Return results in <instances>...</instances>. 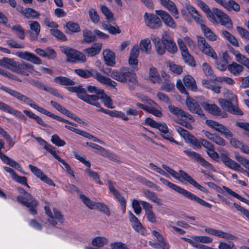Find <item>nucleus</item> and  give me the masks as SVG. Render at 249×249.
<instances>
[{
  "label": "nucleus",
  "mask_w": 249,
  "mask_h": 249,
  "mask_svg": "<svg viewBox=\"0 0 249 249\" xmlns=\"http://www.w3.org/2000/svg\"><path fill=\"white\" fill-rule=\"evenodd\" d=\"M69 91L75 92L79 98L85 101V102L94 106L100 108V104L98 102L99 99H101L104 105L109 108H113V104L111 99L107 96L103 91V93L99 96L96 95H88L87 94V90L85 89L82 88L81 85L75 87H70L68 88Z\"/></svg>",
  "instance_id": "f257e3e1"
},
{
  "label": "nucleus",
  "mask_w": 249,
  "mask_h": 249,
  "mask_svg": "<svg viewBox=\"0 0 249 249\" xmlns=\"http://www.w3.org/2000/svg\"><path fill=\"white\" fill-rule=\"evenodd\" d=\"M197 4L200 8L206 14L210 21L213 23H217V21L214 15L219 19V22L227 28L231 29L232 28V23L229 17L224 13L221 10L216 8H213V12L210 9L208 6L201 0H198Z\"/></svg>",
  "instance_id": "f03ea898"
},
{
  "label": "nucleus",
  "mask_w": 249,
  "mask_h": 249,
  "mask_svg": "<svg viewBox=\"0 0 249 249\" xmlns=\"http://www.w3.org/2000/svg\"><path fill=\"white\" fill-rule=\"evenodd\" d=\"M0 89L5 91L21 103L29 106L30 107L37 110L42 114H45L51 117H52L53 113L46 110L41 107H39L30 98L23 94L22 93L4 86H0Z\"/></svg>",
  "instance_id": "7ed1b4c3"
},
{
  "label": "nucleus",
  "mask_w": 249,
  "mask_h": 249,
  "mask_svg": "<svg viewBox=\"0 0 249 249\" xmlns=\"http://www.w3.org/2000/svg\"><path fill=\"white\" fill-rule=\"evenodd\" d=\"M221 159L225 165L229 168L237 172L242 173H249V160L244 157L239 155H236L235 157V160L238 161L244 167L247 168L249 172L244 169L241 165L234 160L230 159L227 154H222L221 155Z\"/></svg>",
  "instance_id": "20e7f679"
},
{
  "label": "nucleus",
  "mask_w": 249,
  "mask_h": 249,
  "mask_svg": "<svg viewBox=\"0 0 249 249\" xmlns=\"http://www.w3.org/2000/svg\"><path fill=\"white\" fill-rule=\"evenodd\" d=\"M74 71L77 75L82 78H88L92 77L100 83L112 88H115L117 85L116 82L110 78L104 76L92 68H90L89 70L75 69Z\"/></svg>",
  "instance_id": "39448f33"
},
{
  "label": "nucleus",
  "mask_w": 249,
  "mask_h": 249,
  "mask_svg": "<svg viewBox=\"0 0 249 249\" xmlns=\"http://www.w3.org/2000/svg\"><path fill=\"white\" fill-rule=\"evenodd\" d=\"M151 47L150 40L149 39H144L140 41V47L138 46H135L132 48L129 54L128 63L133 70H138L137 58L139 55L140 49L145 53L148 54L150 52Z\"/></svg>",
  "instance_id": "423d86ee"
},
{
  "label": "nucleus",
  "mask_w": 249,
  "mask_h": 249,
  "mask_svg": "<svg viewBox=\"0 0 249 249\" xmlns=\"http://www.w3.org/2000/svg\"><path fill=\"white\" fill-rule=\"evenodd\" d=\"M160 180L162 183V184L168 186L169 188L173 189L175 191L182 195L185 197L191 200L197 202L199 204L206 207L209 208H211L212 207L211 204L208 203V202H206L204 200L202 199L200 197L197 196L196 195L187 191V190H185L180 187V186L168 181L164 178H160Z\"/></svg>",
  "instance_id": "0eeeda50"
},
{
  "label": "nucleus",
  "mask_w": 249,
  "mask_h": 249,
  "mask_svg": "<svg viewBox=\"0 0 249 249\" xmlns=\"http://www.w3.org/2000/svg\"><path fill=\"white\" fill-rule=\"evenodd\" d=\"M162 167L166 170L173 177L178 180L180 182L186 181L196 187L199 190L204 192L208 193L207 190L199 184L196 180H195L188 174L185 172L183 170H180L178 173L176 172L173 169L166 165L163 164Z\"/></svg>",
  "instance_id": "6e6552de"
},
{
  "label": "nucleus",
  "mask_w": 249,
  "mask_h": 249,
  "mask_svg": "<svg viewBox=\"0 0 249 249\" xmlns=\"http://www.w3.org/2000/svg\"><path fill=\"white\" fill-rule=\"evenodd\" d=\"M168 108L169 111L175 115L178 118H182V119L178 121V123L179 124L185 126L189 129H193L192 125L186 121V120H189L191 122H194V119L192 115L188 112L174 106H169Z\"/></svg>",
  "instance_id": "1a4fd4ad"
},
{
  "label": "nucleus",
  "mask_w": 249,
  "mask_h": 249,
  "mask_svg": "<svg viewBox=\"0 0 249 249\" xmlns=\"http://www.w3.org/2000/svg\"><path fill=\"white\" fill-rule=\"evenodd\" d=\"M21 191L24 193V196H18L17 197V201L25 206L29 208L30 213L32 214H36L37 213L36 207L37 203L36 201L33 198L31 194L23 189H21Z\"/></svg>",
  "instance_id": "9d476101"
},
{
  "label": "nucleus",
  "mask_w": 249,
  "mask_h": 249,
  "mask_svg": "<svg viewBox=\"0 0 249 249\" xmlns=\"http://www.w3.org/2000/svg\"><path fill=\"white\" fill-rule=\"evenodd\" d=\"M44 209L46 214L48 216V222L51 225L54 226L58 223H63L64 221L63 216L58 210L54 208L53 212H52L48 204L45 206Z\"/></svg>",
  "instance_id": "9b49d317"
},
{
  "label": "nucleus",
  "mask_w": 249,
  "mask_h": 249,
  "mask_svg": "<svg viewBox=\"0 0 249 249\" xmlns=\"http://www.w3.org/2000/svg\"><path fill=\"white\" fill-rule=\"evenodd\" d=\"M115 80L119 82L124 83L129 80L134 82L135 80V74L129 68L124 67L116 71Z\"/></svg>",
  "instance_id": "f8f14e48"
},
{
  "label": "nucleus",
  "mask_w": 249,
  "mask_h": 249,
  "mask_svg": "<svg viewBox=\"0 0 249 249\" xmlns=\"http://www.w3.org/2000/svg\"><path fill=\"white\" fill-rule=\"evenodd\" d=\"M184 153L193 161L198 162L201 166L209 170L215 171L213 166L206 161L199 153L189 149L184 150Z\"/></svg>",
  "instance_id": "ddd939ff"
},
{
  "label": "nucleus",
  "mask_w": 249,
  "mask_h": 249,
  "mask_svg": "<svg viewBox=\"0 0 249 249\" xmlns=\"http://www.w3.org/2000/svg\"><path fill=\"white\" fill-rule=\"evenodd\" d=\"M218 102L223 109L235 115H243V113L237 107V104H232L231 102L223 99H219Z\"/></svg>",
  "instance_id": "4468645a"
},
{
  "label": "nucleus",
  "mask_w": 249,
  "mask_h": 249,
  "mask_svg": "<svg viewBox=\"0 0 249 249\" xmlns=\"http://www.w3.org/2000/svg\"><path fill=\"white\" fill-rule=\"evenodd\" d=\"M197 43L200 50L206 55L214 60L217 59V54L213 48L201 36L197 37Z\"/></svg>",
  "instance_id": "2eb2a0df"
},
{
  "label": "nucleus",
  "mask_w": 249,
  "mask_h": 249,
  "mask_svg": "<svg viewBox=\"0 0 249 249\" xmlns=\"http://www.w3.org/2000/svg\"><path fill=\"white\" fill-rule=\"evenodd\" d=\"M206 124L209 126L220 133L227 139L233 136L232 133L227 127L217 122L211 120H207Z\"/></svg>",
  "instance_id": "dca6fc26"
},
{
  "label": "nucleus",
  "mask_w": 249,
  "mask_h": 249,
  "mask_svg": "<svg viewBox=\"0 0 249 249\" xmlns=\"http://www.w3.org/2000/svg\"><path fill=\"white\" fill-rule=\"evenodd\" d=\"M143 18L146 26L151 29H158L162 25L160 18L154 14L146 12L143 15Z\"/></svg>",
  "instance_id": "f3484780"
},
{
  "label": "nucleus",
  "mask_w": 249,
  "mask_h": 249,
  "mask_svg": "<svg viewBox=\"0 0 249 249\" xmlns=\"http://www.w3.org/2000/svg\"><path fill=\"white\" fill-rule=\"evenodd\" d=\"M186 105L190 112L197 114L201 118H205V115L198 103L188 95L186 100Z\"/></svg>",
  "instance_id": "a211bd4d"
},
{
  "label": "nucleus",
  "mask_w": 249,
  "mask_h": 249,
  "mask_svg": "<svg viewBox=\"0 0 249 249\" xmlns=\"http://www.w3.org/2000/svg\"><path fill=\"white\" fill-rule=\"evenodd\" d=\"M135 105L138 107L155 116L158 117H161L162 116L161 108L158 105H149L148 104L144 105L139 103H135Z\"/></svg>",
  "instance_id": "6ab92c4d"
},
{
  "label": "nucleus",
  "mask_w": 249,
  "mask_h": 249,
  "mask_svg": "<svg viewBox=\"0 0 249 249\" xmlns=\"http://www.w3.org/2000/svg\"><path fill=\"white\" fill-rule=\"evenodd\" d=\"M205 231L209 234L226 240H235L236 239V237L234 235L220 230L207 228L205 229Z\"/></svg>",
  "instance_id": "aec40b11"
},
{
  "label": "nucleus",
  "mask_w": 249,
  "mask_h": 249,
  "mask_svg": "<svg viewBox=\"0 0 249 249\" xmlns=\"http://www.w3.org/2000/svg\"><path fill=\"white\" fill-rule=\"evenodd\" d=\"M155 13L160 17L161 20L166 25L172 28H176L177 27V24L168 13L162 10H156Z\"/></svg>",
  "instance_id": "412c9836"
},
{
  "label": "nucleus",
  "mask_w": 249,
  "mask_h": 249,
  "mask_svg": "<svg viewBox=\"0 0 249 249\" xmlns=\"http://www.w3.org/2000/svg\"><path fill=\"white\" fill-rule=\"evenodd\" d=\"M15 55L21 59L32 62L35 64L39 65L42 63L41 59L36 56L34 53H31L29 52L18 51L15 53Z\"/></svg>",
  "instance_id": "4be33fe9"
},
{
  "label": "nucleus",
  "mask_w": 249,
  "mask_h": 249,
  "mask_svg": "<svg viewBox=\"0 0 249 249\" xmlns=\"http://www.w3.org/2000/svg\"><path fill=\"white\" fill-rule=\"evenodd\" d=\"M107 185L110 192L113 195L115 198L120 202L123 213H125L126 207V202L125 199L122 196L120 193L115 188L114 183L111 180H109L107 181Z\"/></svg>",
  "instance_id": "5701e85b"
},
{
  "label": "nucleus",
  "mask_w": 249,
  "mask_h": 249,
  "mask_svg": "<svg viewBox=\"0 0 249 249\" xmlns=\"http://www.w3.org/2000/svg\"><path fill=\"white\" fill-rule=\"evenodd\" d=\"M202 107L213 115L220 116L221 118L227 117L226 113H221V109L215 104H210L206 102L201 104Z\"/></svg>",
  "instance_id": "b1692460"
},
{
  "label": "nucleus",
  "mask_w": 249,
  "mask_h": 249,
  "mask_svg": "<svg viewBox=\"0 0 249 249\" xmlns=\"http://www.w3.org/2000/svg\"><path fill=\"white\" fill-rule=\"evenodd\" d=\"M0 110H1L4 112H7L9 114L14 115L15 116L22 119H25V116L19 111L14 109L8 105L0 101Z\"/></svg>",
  "instance_id": "393cba45"
},
{
  "label": "nucleus",
  "mask_w": 249,
  "mask_h": 249,
  "mask_svg": "<svg viewBox=\"0 0 249 249\" xmlns=\"http://www.w3.org/2000/svg\"><path fill=\"white\" fill-rule=\"evenodd\" d=\"M162 41L165 44L166 49L171 53H175L178 50L176 43L172 38L167 35L162 36Z\"/></svg>",
  "instance_id": "a878e982"
},
{
  "label": "nucleus",
  "mask_w": 249,
  "mask_h": 249,
  "mask_svg": "<svg viewBox=\"0 0 249 249\" xmlns=\"http://www.w3.org/2000/svg\"><path fill=\"white\" fill-rule=\"evenodd\" d=\"M129 214L130 216V221L133 229L140 233L145 235L146 234V230L142 227L138 219L130 211L129 212Z\"/></svg>",
  "instance_id": "bb28decb"
},
{
  "label": "nucleus",
  "mask_w": 249,
  "mask_h": 249,
  "mask_svg": "<svg viewBox=\"0 0 249 249\" xmlns=\"http://www.w3.org/2000/svg\"><path fill=\"white\" fill-rule=\"evenodd\" d=\"M204 133L205 136L209 140L214 142L216 144L222 146L226 145V141L222 137H221L217 134L215 133L212 134L210 132L207 131H204Z\"/></svg>",
  "instance_id": "cd10ccee"
},
{
  "label": "nucleus",
  "mask_w": 249,
  "mask_h": 249,
  "mask_svg": "<svg viewBox=\"0 0 249 249\" xmlns=\"http://www.w3.org/2000/svg\"><path fill=\"white\" fill-rule=\"evenodd\" d=\"M31 31L30 36L31 39L35 40L37 38L40 31V26L39 23L36 21H30L28 22Z\"/></svg>",
  "instance_id": "c85d7f7f"
},
{
  "label": "nucleus",
  "mask_w": 249,
  "mask_h": 249,
  "mask_svg": "<svg viewBox=\"0 0 249 249\" xmlns=\"http://www.w3.org/2000/svg\"><path fill=\"white\" fill-rule=\"evenodd\" d=\"M102 45L101 43H94L90 47L85 49L83 52L89 57H93L98 54L101 51Z\"/></svg>",
  "instance_id": "c756f323"
},
{
  "label": "nucleus",
  "mask_w": 249,
  "mask_h": 249,
  "mask_svg": "<svg viewBox=\"0 0 249 249\" xmlns=\"http://www.w3.org/2000/svg\"><path fill=\"white\" fill-rule=\"evenodd\" d=\"M152 40L158 54L160 55L164 54L166 52V47L162 41V38L161 40L159 37L154 36L152 37Z\"/></svg>",
  "instance_id": "7c9ffc66"
},
{
  "label": "nucleus",
  "mask_w": 249,
  "mask_h": 249,
  "mask_svg": "<svg viewBox=\"0 0 249 249\" xmlns=\"http://www.w3.org/2000/svg\"><path fill=\"white\" fill-rule=\"evenodd\" d=\"M186 8L191 15L195 21L197 23L200 24L201 27V25L203 24V19L202 16L198 14L197 11L193 6L189 4H186Z\"/></svg>",
  "instance_id": "2f4dec72"
},
{
  "label": "nucleus",
  "mask_w": 249,
  "mask_h": 249,
  "mask_svg": "<svg viewBox=\"0 0 249 249\" xmlns=\"http://www.w3.org/2000/svg\"><path fill=\"white\" fill-rule=\"evenodd\" d=\"M105 64L110 67H113L115 64V55L113 52L109 50H106L103 53Z\"/></svg>",
  "instance_id": "473e14b6"
},
{
  "label": "nucleus",
  "mask_w": 249,
  "mask_h": 249,
  "mask_svg": "<svg viewBox=\"0 0 249 249\" xmlns=\"http://www.w3.org/2000/svg\"><path fill=\"white\" fill-rule=\"evenodd\" d=\"M20 71L21 72H20V74L25 76L28 75V72L40 75L38 71L34 70V67L32 65L27 63L21 64Z\"/></svg>",
  "instance_id": "72a5a7b5"
},
{
  "label": "nucleus",
  "mask_w": 249,
  "mask_h": 249,
  "mask_svg": "<svg viewBox=\"0 0 249 249\" xmlns=\"http://www.w3.org/2000/svg\"><path fill=\"white\" fill-rule=\"evenodd\" d=\"M0 158L1 160L6 164L10 165V166L15 168L19 171H22V167L18 162L13 160V159L9 158L4 154H0Z\"/></svg>",
  "instance_id": "f704fd0d"
},
{
  "label": "nucleus",
  "mask_w": 249,
  "mask_h": 249,
  "mask_svg": "<svg viewBox=\"0 0 249 249\" xmlns=\"http://www.w3.org/2000/svg\"><path fill=\"white\" fill-rule=\"evenodd\" d=\"M61 51L66 55L67 59L68 61L75 62V57L77 51L68 47H63L61 49Z\"/></svg>",
  "instance_id": "c9c22d12"
},
{
  "label": "nucleus",
  "mask_w": 249,
  "mask_h": 249,
  "mask_svg": "<svg viewBox=\"0 0 249 249\" xmlns=\"http://www.w3.org/2000/svg\"><path fill=\"white\" fill-rule=\"evenodd\" d=\"M234 56L235 57L236 61L245 66L247 68L249 69V58L245 55L241 54L238 51H234L233 53Z\"/></svg>",
  "instance_id": "e433bc0d"
},
{
  "label": "nucleus",
  "mask_w": 249,
  "mask_h": 249,
  "mask_svg": "<svg viewBox=\"0 0 249 249\" xmlns=\"http://www.w3.org/2000/svg\"><path fill=\"white\" fill-rule=\"evenodd\" d=\"M143 193L145 197L148 198L151 201L156 203L159 206H161L162 202L161 200L159 198L156 194L149 190H144Z\"/></svg>",
  "instance_id": "4c0bfd02"
},
{
  "label": "nucleus",
  "mask_w": 249,
  "mask_h": 249,
  "mask_svg": "<svg viewBox=\"0 0 249 249\" xmlns=\"http://www.w3.org/2000/svg\"><path fill=\"white\" fill-rule=\"evenodd\" d=\"M149 79L153 83H160L161 79L157 69L153 67H150L149 71Z\"/></svg>",
  "instance_id": "58836bf2"
},
{
  "label": "nucleus",
  "mask_w": 249,
  "mask_h": 249,
  "mask_svg": "<svg viewBox=\"0 0 249 249\" xmlns=\"http://www.w3.org/2000/svg\"><path fill=\"white\" fill-rule=\"evenodd\" d=\"M183 82L185 86L189 89L193 91H196L197 87L196 81L194 78L191 75H187L184 76L183 78Z\"/></svg>",
  "instance_id": "ea45409f"
},
{
  "label": "nucleus",
  "mask_w": 249,
  "mask_h": 249,
  "mask_svg": "<svg viewBox=\"0 0 249 249\" xmlns=\"http://www.w3.org/2000/svg\"><path fill=\"white\" fill-rule=\"evenodd\" d=\"M229 56L227 53H224L223 54L222 59L221 60H215V63L217 68L221 71H224L226 70L227 64L228 63V58Z\"/></svg>",
  "instance_id": "a19ab883"
},
{
  "label": "nucleus",
  "mask_w": 249,
  "mask_h": 249,
  "mask_svg": "<svg viewBox=\"0 0 249 249\" xmlns=\"http://www.w3.org/2000/svg\"><path fill=\"white\" fill-rule=\"evenodd\" d=\"M201 29L205 36L210 41H214L217 39V36L212 31L204 24L201 25Z\"/></svg>",
  "instance_id": "79ce46f5"
},
{
  "label": "nucleus",
  "mask_w": 249,
  "mask_h": 249,
  "mask_svg": "<svg viewBox=\"0 0 249 249\" xmlns=\"http://www.w3.org/2000/svg\"><path fill=\"white\" fill-rule=\"evenodd\" d=\"M221 5L228 10H233L237 12L240 9L239 5L233 0H229L228 2L223 0Z\"/></svg>",
  "instance_id": "37998d69"
},
{
  "label": "nucleus",
  "mask_w": 249,
  "mask_h": 249,
  "mask_svg": "<svg viewBox=\"0 0 249 249\" xmlns=\"http://www.w3.org/2000/svg\"><path fill=\"white\" fill-rule=\"evenodd\" d=\"M64 27L66 28V32L67 34L77 33L81 30L80 26L78 23L71 21L68 22Z\"/></svg>",
  "instance_id": "c03bdc74"
},
{
  "label": "nucleus",
  "mask_w": 249,
  "mask_h": 249,
  "mask_svg": "<svg viewBox=\"0 0 249 249\" xmlns=\"http://www.w3.org/2000/svg\"><path fill=\"white\" fill-rule=\"evenodd\" d=\"M227 67L229 71L234 75H239L244 70L241 65L236 62H232Z\"/></svg>",
  "instance_id": "a18cd8bd"
},
{
  "label": "nucleus",
  "mask_w": 249,
  "mask_h": 249,
  "mask_svg": "<svg viewBox=\"0 0 249 249\" xmlns=\"http://www.w3.org/2000/svg\"><path fill=\"white\" fill-rule=\"evenodd\" d=\"M53 80L56 83L62 85L72 86L75 84V82L72 80L64 76L56 77Z\"/></svg>",
  "instance_id": "49530a36"
},
{
  "label": "nucleus",
  "mask_w": 249,
  "mask_h": 249,
  "mask_svg": "<svg viewBox=\"0 0 249 249\" xmlns=\"http://www.w3.org/2000/svg\"><path fill=\"white\" fill-rule=\"evenodd\" d=\"M108 243V239L103 236H97L94 238L91 242L93 246L100 248L103 247Z\"/></svg>",
  "instance_id": "de8ad7c7"
},
{
  "label": "nucleus",
  "mask_w": 249,
  "mask_h": 249,
  "mask_svg": "<svg viewBox=\"0 0 249 249\" xmlns=\"http://www.w3.org/2000/svg\"><path fill=\"white\" fill-rule=\"evenodd\" d=\"M222 35L230 42L233 46L239 47V43L236 38L232 34L226 30L221 31Z\"/></svg>",
  "instance_id": "09e8293b"
},
{
  "label": "nucleus",
  "mask_w": 249,
  "mask_h": 249,
  "mask_svg": "<svg viewBox=\"0 0 249 249\" xmlns=\"http://www.w3.org/2000/svg\"><path fill=\"white\" fill-rule=\"evenodd\" d=\"M101 155L116 162L121 163V161L119 160V157L116 154L110 152L105 148Z\"/></svg>",
  "instance_id": "8fccbe9b"
},
{
  "label": "nucleus",
  "mask_w": 249,
  "mask_h": 249,
  "mask_svg": "<svg viewBox=\"0 0 249 249\" xmlns=\"http://www.w3.org/2000/svg\"><path fill=\"white\" fill-rule=\"evenodd\" d=\"M23 112L30 118L35 119L40 125L43 126H46V124L43 121L42 119L40 117L36 115L35 113L28 110H24Z\"/></svg>",
  "instance_id": "3c124183"
},
{
  "label": "nucleus",
  "mask_w": 249,
  "mask_h": 249,
  "mask_svg": "<svg viewBox=\"0 0 249 249\" xmlns=\"http://www.w3.org/2000/svg\"><path fill=\"white\" fill-rule=\"evenodd\" d=\"M80 198L83 202L90 209H94L96 202L92 201L88 197L84 194H80L79 195Z\"/></svg>",
  "instance_id": "603ef678"
},
{
  "label": "nucleus",
  "mask_w": 249,
  "mask_h": 249,
  "mask_svg": "<svg viewBox=\"0 0 249 249\" xmlns=\"http://www.w3.org/2000/svg\"><path fill=\"white\" fill-rule=\"evenodd\" d=\"M165 8L172 14L176 18H178L179 13L176 4L172 1L166 6Z\"/></svg>",
  "instance_id": "864d4df0"
},
{
  "label": "nucleus",
  "mask_w": 249,
  "mask_h": 249,
  "mask_svg": "<svg viewBox=\"0 0 249 249\" xmlns=\"http://www.w3.org/2000/svg\"><path fill=\"white\" fill-rule=\"evenodd\" d=\"M165 8L172 14L176 18H178L179 13L176 4L172 1L166 6Z\"/></svg>",
  "instance_id": "5fc2aeb1"
},
{
  "label": "nucleus",
  "mask_w": 249,
  "mask_h": 249,
  "mask_svg": "<svg viewBox=\"0 0 249 249\" xmlns=\"http://www.w3.org/2000/svg\"><path fill=\"white\" fill-rule=\"evenodd\" d=\"M192 239L196 242H200L204 244L212 243L213 239L212 237L207 236H193Z\"/></svg>",
  "instance_id": "6e6d98bb"
},
{
  "label": "nucleus",
  "mask_w": 249,
  "mask_h": 249,
  "mask_svg": "<svg viewBox=\"0 0 249 249\" xmlns=\"http://www.w3.org/2000/svg\"><path fill=\"white\" fill-rule=\"evenodd\" d=\"M181 55L186 63L191 66H195V61L193 57L190 54L188 51L181 53Z\"/></svg>",
  "instance_id": "4d7b16f0"
},
{
  "label": "nucleus",
  "mask_w": 249,
  "mask_h": 249,
  "mask_svg": "<svg viewBox=\"0 0 249 249\" xmlns=\"http://www.w3.org/2000/svg\"><path fill=\"white\" fill-rule=\"evenodd\" d=\"M84 40L88 43L94 41L95 37L91 31L85 30L83 31Z\"/></svg>",
  "instance_id": "13d9d810"
},
{
  "label": "nucleus",
  "mask_w": 249,
  "mask_h": 249,
  "mask_svg": "<svg viewBox=\"0 0 249 249\" xmlns=\"http://www.w3.org/2000/svg\"><path fill=\"white\" fill-rule=\"evenodd\" d=\"M102 27L104 30L108 31L111 34H120L121 32L118 26H114L107 24H103Z\"/></svg>",
  "instance_id": "bf43d9fd"
},
{
  "label": "nucleus",
  "mask_w": 249,
  "mask_h": 249,
  "mask_svg": "<svg viewBox=\"0 0 249 249\" xmlns=\"http://www.w3.org/2000/svg\"><path fill=\"white\" fill-rule=\"evenodd\" d=\"M51 34L56 37L57 39L61 40L62 41H66L67 37L66 36L57 28L51 29L50 30Z\"/></svg>",
  "instance_id": "052dcab7"
},
{
  "label": "nucleus",
  "mask_w": 249,
  "mask_h": 249,
  "mask_svg": "<svg viewBox=\"0 0 249 249\" xmlns=\"http://www.w3.org/2000/svg\"><path fill=\"white\" fill-rule=\"evenodd\" d=\"M224 96L228 101L231 102H234V103L237 104V96L231 91L229 89H225L224 92Z\"/></svg>",
  "instance_id": "680f3d73"
},
{
  "label": "nucleus",
  "mask_w": 249,
  "mask_h": 249,
  "mask_svg": "<svg viewBox=\"0 0 249 249\" xmlns=\"http://www.w3.org/2000/svg\"><path fill=\"white\" fill-rule=\"evenodd\" d=\"M236 30L241 37L249 42V31L247 29L241 27L237 26Z\"/></svg>",
  "instance_id": "e2e57ef3"
},
{
  "label": "nucleus",
  "mask_w": 249,
  "mask_h": 249,
  "mask_svg": "<svg viewBox=\"0 0 249 249\" xmlns=\"http://www.w3.org/2000/svg\"><path fill=\"white\" fill-rule=\"evenodd\" d=\"M95 209H98L107 216H109L110 215L109 209L107 206L104 203L100 202L96 203Z\"/></svg>",
  "instance_id": "0e129e2a"
},
{
  "label": "nucleus",
  "mask_w": 249,
  "mask_h": 249,
  "mask_svg": "<svg viewBox=\"0 0 249 249\" xmlns=\"http://www.w3.org/2000/svg\"><path fill=\"white\" fill-rule=\"evenodd\" d=\"M20 65L21 64L14 60L11 64L7 67V68L14 72L20 74V72H21L20 71Z\"/></svg>",
  "instance_id": "69168bd1"
},
{
  "label": "nucleus",
  "mask_w": 249,
  "mask_h": 249,
  "mask_svg": "<svg viewBox=\"0 0 249 249\" xmlns=\"http://www.w3.org/2000/svg\"><path fill=\"white\" fill-rule=\"evenodd\" d=\"M89 18L93 23H97L99 21V17L96 11L93 8H90L89 10Z\"/></svg>",
  "instance_id": "338daca9"
},
{
  "label": "nucleus",
  "mask_w": 249,
  "mask_h": 249,
  "mask_svg": "<svg viewBox=\"0 0 249 249\" xmlns=\"http://www.w3.org/2000/svg\"><path fill=\"white\" fill-rule=\"evenodd\" d=\"M111 249H129L126 245L122 242H114L110 243Z\"/></svg>",
  "instance_id": "774afa93"
}]
</instances>
